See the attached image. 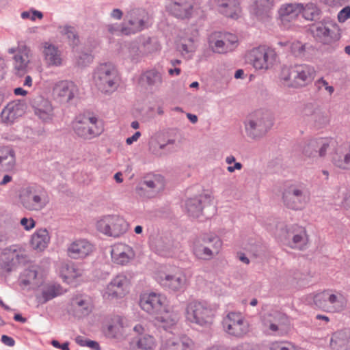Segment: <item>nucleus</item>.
<instances>
[{
	"label": "nucleus",
	"mask_w": 350,
	"mask_h": 350,
	"mask_svg": "<svg viewBox=\"0 0 350 350\" xmlns=\"http://www.w3.org/2000/svg\"><path fill=\"white\" fill-rule=\"evenodd\" d=\"M315 75L312 66L307 64H295L282 67L280 79L288 87L299 88L311 82Z\"/></svg>",
	"instance_id": "nucleus-2"
},
{
	"label": "nucleus",
	"mask_w": 350,
	"mask_h": 350,
	"mask_svg": "<svg viewBox=\"0 0 350 350\" xmlns=\"http://www.w3.org/2000/svg\"><path fill=\"white\" fill-rule=\"evenodd\" d=\"M193 342L185 335L173 337L163 341L159 350H193Z\"/></svg>",
	"instance_id": "nucleus-24"
},
{
	"label": "nucleus",
	"mask_w": 350,
	"mask_h": 350,
	"mask_svg": "<svg viewBox=\"0 0 350 350\" xmlns=\"http://www.w3.org/2000/svg\"><path fill=\"white\" fill-rule=\"evenodd\" d=\"M208 42L210 46L215 53H225L228 52V49H227V46L225 45L224 40L219 38V36H216V32L213 33L210 36Z\"/></svg>",
	"instance_id": "nucleus-46"
},
{
	"label": "nucleus",
	"mask_w": 350,
	"mask_h": 350,
	"mask_svg": "<svg viewBox=\"0 0 350 350\" xmlns=\"http://www.w3.org/2000/svg\"><path fill=\"white\" fill-rule=\"evenodd\" d=\"M285 241L292 249L304 250L308 243V235L305 228L297 224L287 226Z\"/></svg>",
	"instance_id": "nucleus-16"
},
{
	"label": "nucleus",
	"mask_w": 350,
	"mask_h": 350,
	"mask_svg": "<svg viewBox=\"0 0 350 350\" xmlns=\"http://www.w3.org/2000/svg\"><path fill=\"white\" fill-rule=\"evenodd\" d=\"M75 340L81 347H88L94 350H100V345L96 341L91 340L82 336H77Z\"/></svg>",
	"instance_id": "nucleus-53"
},
{
	"label": "nucleus",
	"mask_w": 350,
	"mask_h": 350,
	"mask_svg": "<svg viewBox=\"0 0 350 350\" xmlns=\"http://www.w3.org/2000/svg\"><path fill=\"white\" fill-rule=\"evenodd\" d=\"M21 224L26 230H29L34 228L36 222L32 218L23 217L21 219Z\"/></svg>",
	"instance_id": "nucleus-58"
},
{
	"label": "nucleus",
	"mask_w": 350,
	"mask_h": 350,
	"mask_svg": "<svg viewBox=\"0 0 350 350\" xmlns=\"http://www.w3.org/2000/svg\"><path fill=\"white\" fill-rule=\"evenodd\" d=\"M273 6L274 0H254L252 9L258 19L265 20L271 16Z\"/></svg>",
	"instance_id": "nucleus-35"
},
{
	"label": "nucleus",
	"mask_w": 350,
	"mask_h": 350,
	"mask_svg": "<svg viewBox=\"0 0 350 350\" xmlns=\"http://www.w3.org/2000/svg\"><path fill=\"white\" fill-rule=\"evenodd\" d=\"M342 204L345 208L350 211V191L345 194Z\"/></svg>",
	"instance_id": "nucleus-63"
},
{
	"label": "nucleus",
	"mask_w": 350,
	"mask_h": 350,
	"mask_svg": "<svg viewBox=\"0 0 350 350\" xmlns=\"http://www.w3.org/2000/svg\"><path fill=\"white\" fill-rule=\"evenodd\" d=\"M224 331L234 337L241 338L248 332V323L240 312H230L222 321Z\"/></svg>",
	"instance_id": "nucleus-14"
},
{
	"label": "nucleus",
	"mask_w": 350,
	"mask_h": 350,
	"mask_svg": "<svg viewBox=\"0 0 350 350\" xmlns=\"http://www.w3.org/2000/svg\"><path fill=\"white\" fill-rule=\"evenodd\" d=\"M157 282L170 292H182L187 287V278L182 271L160 273L156 278Z\"/></svg>",
	"instance_id": "nucleus-15"
},
{
	"label": "nucleus",
	"mask_w": 350,
	"mask_h": 350,
	"mask_svg": "<svg viewBox=\"0 0 350 350\" xmlns=\"http://www.w3.org/2000/svg\"><path fill=\"white\" fill-rule=\"evenodd\" d=\"M214 315L213 309L206 301H192L186 308L187 319L200 326L211 324Z\"/></svg>",
	"instance_id": "nucleus-8"
},
{
	"label": "nucleus",
	"mask_w": 350,
	"mask_h": 350,
	"mask_svg": "<svg viewBox=\"0 0 350 350\" xmlns=\"http://www.w3.org/2000/svg\"><path fill=\"white\" fill-rule=\"evenodd\" d=\"M232 350H253V349L250 344L243 343L233 348Z\"/></svg>",
	"instance_id": "nucleus-64"
},
{
	"label": "nucleus",
	"mask_w": 350,
	"mask_h": 350,
	"mask_svg": "<svg viewBox=\"0 0 350 350\" xmlns=\"http://www.w3.org/2000/svg\"><path fill=\"white\" fill-rule=\"evenodd\" d=\"M50 241L49 232L45 228H40L31 236V245L34 250L42 251L48 245Z\"/></svg>",
	"instance_id": "nucleus-40"
},
{
	"label": "nucleus",
	"mask_w": 350,
	"mask_h": 350,
	"mask_svg": "<svg viewBox=\"0 0 350 350\" xmlns=\"http://www.w3.org/2000/svg\"><path fill=\"white\" fill-rule=\"evenodd\" d=\"M14 267V262L13 258H7L3 260L1 268L7 272H11Z\"/></svg>",
	"instance_id": "nucleus-59"
},
{
	"label": "nucleus",
	"mask_w": 350,
	"mask_h": 350,
	"mask_svg": "<svg viewBox=\"0 0 350 350\" xmlns=\"http://www.w3.org/2000/svg\"><path fill=\"white\" fill-rule=\"evenodd\" d=\"M301 8L302 4L301 3L284 4L279 9L278 14L282 21H291L301 14Z\"/></svg>",
	"instance_id": "nucleus-39"
},
{
	"label": "nucleus",
	"mask_w": 350,
	"mask_h": 350,
	"mask_svg": "<svg viewBox=\"0 0 350 350\" xmlns=\"http://www.w3.org/2000/svg\"><path fill=\"white\" fill-rule=\"evenodd\" d=\"M13 59L16 73L20 75H24L27 72L28 64L30 62V49L25 45L19 46Z\"/></svg>",
	"instance_id": "nucleus-29"
},
{
	"label": "nucleus",
	"mask_w": 350,
	"mask_h": 350,
	"mask_svg": "<svg viewBox=\"0 0 350 350\" xmlns=\"http://www.w3.org/2000/svg\"><path fill=\"white\" fill-rule=\"evenodd\" d=\"M16 163L15 152L10 146L0 147V171L12 170Z\"/></svg>",
	"instance_id": "nucleus-38"
},
{
	"label": "nucleus",
	"mask_w": 350,
	"mask_h": 350,
	"mask_svg": "<svg viewBox=\"0 0 350 350\" xmlns=\"http://www.w3.org/2000/svg\"><path fill=\"white\" fill-rule=\"evenodd\" d=\"M39 267L37 265H31L25 269L20 275L21 285L27 286L32 285L33 286H38L42 281L38 278Z\"/></svg>",
	"instance_id": "nucleus-37"
},
{
	"label": "nucleus",
	"mask_w": 350,
	"mask_h": 350,
	"mask_svg": "<svg viewBox=\"0 0 350 350\" xmlns=\"http://www.w3.org/2000/svg\"><path fill=\"white\" fill-rule=\"evenodd\" d=\"M276 58L274 50L259 46L251 50L247 59L256 70H267L271 67Z\"/></svg>",
	"instance_id": "nucleus-13"
},
{
	"label": "nucleus",
	"mask_w": 350,
	"mask_h": 350,
	"mask_svg": "<svg viewBox=\"0 0 350 350\" xmlns=\"http://www.w3.org/2000/svg\"><path fill=\"white\" fill-rule=\"evenodd\" d=\"M96 229L105 235L119 237L128 230V224L124 219L118 215H107L98 219Z\"/></svg>",
	"instance_id": "nucleus-11"
},
{
	"label": "nucleus",
	"mask_w": 350,
	"mask_h": 350,
	"mask_svg": "<svg viewBox=\"0 0 350 350\" xmlns=\"http://www.w3.org/2000/svg\"><path fill=\"white\" fill-rule=\"evenodd\" d=\"M1 340L4 345L8 347H14L15 345V340L12 337L7 335H3Z\"/></svg>",
	"instance_id": "nucleus-61"
},
{
	"label": "nucleus",
	"mask_w": 350,
	"mask_h": 350,
	"mask_svg": "<svg viewBox=\"0 0 350 350\" xmlns=\"http://www.w3.org/2000/svg\"><path fill=\"white\" fill-rule=\"evenodd\" d=\"M129 23L133 26V28L129 27H120L118 25H109L107 26L108 31L117 36L124 34L129 35L131 33H135V32L140 31L146 27L147 21L145 17L143 16L142 18L131 19Z\"/></svg>",
	"instance_id": "nucleus-26"
},
{
	"label": "nucleus",
	"mask_w": 350,
	"mask_h": 350,
	"mask_svg": "<svg viewBox=\"0 0 350 350\" xmlns=\"http://www.w3.org/2000/svg\"><path fill=\"white\" fill-rule=\"evenodd\" d=\"M129 284L127 277L118 274L107 285L104 296L111 299L122 298L129 292Z\"/></svg>",
	"instance_id": "nucleus-17"
},
{
	"label": "nucleus",
	"mask_w": 350,
	"mask_h": 350,
	"mask_svg": "<svg viewBox=\"0 0 350 350\" xmlns=\"http://www.w3.org/2000/svg\"><path fill=\"white\" fill-rule=\"evenodd\" d=\"M77 94V88L72 81H59L53 89L54 98L61 103H70Z\"/></svg>",
	"instance_id": "nucleus-20"
},
{
	"label": "nucleus",
	"mask_w": 350,
	"mask_h": 350,
	"mask_svg": "<svg viewBox=\"0 0 350 350\" xmlns=\"http://www.w3.org/2000/svg\"><path fill=\"white\" fill-rule=\"evenodd\" d=\"M310 198V191L304 183L288 185L282 193V201L286 207L292 210H301Z\"/></svg>",
	"instance_id": "nucleus-6"
},
{
	"label": "nucleus",
	"mask_w": 350,
	"mask_h": 350,
	"mask_svg": "<svg viewBox=\"0 0 350 350\" xmlns=\"http://www.w3.org/2000/svg\"><path fill=\"white\" fill-rule=\"evenodd\" d=\"M301 12L303 17L308 21H315L319 18L320 10L313 3L307 4L305 7L302 5Z\"/></svg>",
	"instance_id": "nucleus-48"
},
{
	"label": "nucleus",
	"mask_w": 350,
	"mask_h": 350,
	"mask_svg": "<svg viewBox=\"0 0 350 350\" xmlns=\"http://www.w3.org/2000/svg\"><path fill=\"white\" fill-rule=\"evenodd\" d=\"M269 350H299V349L287 341H276L271 344Z\"/></svg>",
	"instance_id": "nucleus-51"
},
{
	"label": "nucleus",
	"mask_w": 350,
	"mask_h": 350,
	"mask_svg": "<svg viewBox=\"0 0 350 350\" xmlns=\"http://www.w3.org/2000/svg\"><path fill=\"white\" fill-rule=\"evenodd\" d=\"M19 199L23 208L30 211H41L49 202L46 190L42 186L36 184L23 188Z\"/></svg>",
	"instance_id": "nucleus-5"
},
{
	"label": "nucleus",
	"mask_w": 350,
	"mask_h": 350,
	"mask_svg": "<svg viewBox=\"0 0 350 350\" xmlns=\"http://www.w3.org/2000/svg\"><path fill=\"white\" fill-rule=\"evenodd\" d=\"M193 8L192 0H174L167 5V10L171 14L182 19L189 18Z\"/></svg>",
	"instance_id": "nucleus-23"
},
{
	"label": "nucleus",
	"mask_w": 350,
	"mask_h": 350,
	"mask_svg": "<svg viewBox=\"0 0 350 350\" xmlns=\"http://www.w3.org/2000/svg\"><path fill=\"white\" fill-rule=\"evenodd\" d=\"M334 166L344 170H350V144L345 148H338L332 155Z\"/></svg>",
	"instance_id": "nucleus-34"
},
{
	"label": "nucleus",
	"mask_w": 350,
	"mask_h": 350,
	"mask_svg": "<svg viewBox=\"0 0 350 350\" xmlns=\"http://www.w3.org/2000/svg\"><path fill=\"white\" fill-rule=\"evenodd\" d=\"M92 81L102 93L108 94L116 90L119 77L113 64L103 63L99 64L92 73Z\"/></svg>",
	"instance_id": "nucleus-1"
},
{
	"label": "nucleus",
	"mask_w": 350,
	"mask_h": 350,
	"mask_svg": "<svg viewBox=\"0 0 350 350\" xmlns=\"http://www.w3.org/2000/svg\"><path fill=\"white\" fill-rule=\"evenodd\" d=\"M116 329H118V327L116 325H109L107 327V335L111 338L117 337L118 332Z\"/></svg>",
	"instance_id": "nucleus-62"
},
{
	"label": "nucleus",
	"mask_w": 350,
	"mask_h": 350,
	"mask_svg": "<svg viewBox=\"0 0 350 350\" xmlns=\"http://www.w3.org/2000/svg\"><path fill=\"white\" fill-rule=\"evenodd\" d=\"M35 114L43 121L51 120L53 117V108L51 102L41 96L36 97L32 102Z\"/></svg>",
	"instance_id": "nucleus-25"
},
{
	"label": "nucleus",
	"mask_w": 350,
	"mask_h": 350,
	"mask_svg": "<svg viewBox=\"0 0 350 350\" xmlns=\"http://www.w3.org/2000/svg\"><path fill=\"white\" fill-rule=\"evenodd\" d=\"M75 133L84 139H92L99 135L103 131V128L98 126V118L86 114L77 116L72 123Z\"/></svg>",
	"instance_id": "nucleus-10"
},
{
	"label": "nucleus",
	"mask_w": 350,
	"mask_h": 350,
	"mask_svg": "<svg viewBox=\"0 0 350 350\" xmlns=\"http://www.w3.org/2000/svg\"><path fill=\"white\" fill-rule=\"evenodd\" d=\"M61 33L66 36L69 44L72 47L77 46L79 43V36L73 27L64 26L61 30Z\"/></svg>",
	"instance_id": "nucleus-49"
},
{
	"label": "nucleus",
	"mask_w": 350,
	"mask_h": 350,
	"mask_svg": "<svg viewBox=\"0 0 350 350\" xmlns=\"http://www.w3.org/2000/svg\"><path fill=\"white\" fill-rule=\"evenodd\" d=\"M290 49L292 54L298 57L304 56L305 45L299 42H295L291 44Z\"/></svg>",
	"instance_id": "nucleus-54"
},
{
	"label": "nucleus",
	"mask_w": 350,
	"mask_h": 350,
	"mask_svg": "<svg viewBox=\"0 0 350 350\" xmlns=\"http://www.w3.org/2000/svg\"><path fill=\"white\" fill-rule=\"evenodd\" d=\"M216 36H219V38L224 40L225 45L227 46V49H228V51L234 49L238 41L237 36L230 33L216 31Z\"/></svg>",
	"instance_id": "nucleus-50"
},
{
	"label": "nucleus",
	"mask_w": 350,
	"mask_h": 350,
	"mask_svg": "<svg viewBox=\"0 0 350 350\" xmlns=\"http://www.w3.org/2000/svg\"><path fill=\"white\" fill-rule=\"evenodd\" d=\"M176 142L173 137L159 139L155 143L150 144L149 148L154 155L161 157L175 150Z\"/></svg>",
	"instance_id": "nucleus-27"
},
{
	"label": "nucleus",
	"mask_w": 350,
	"mask_h": 350,
	"mask_svg": "<svg viewBox=\"0 0 350 350\" xmlns=\"http://www.w3.org/2000/svg\"><path fill=\"white\" fill-rule=\"evenodd\" d=\"M62 275L65 279H75L81 275V273L78 269H75L74 265H66L63 268Z\"/></svg>",
	"instance_id": "nucleus-52"
},
{
	"label": "nucleus",
	"mask_w": 350,
	"mask_h": 350,
	"mask_svg": "<svg viewBox=\"0 0 350 350\" xmlns=\"http://www.w3.org/2000/svg\"><path fill=\"white\" fill-rule=\"evenodd\" d=\"M140 81L150 90H157L163 83V75L158 69L150 68L141 75Z\"/></svg>",
	"instance_id": "nucleus-31"
},
{
	"label": "nucleus",
	"mask_w": 350,
	"mask_h": 350,
	"mask_svg": "<svg viewBox=\"0 0 350 350\" xmlns=\"http://www.w3.org/2000/svg\"><path fill=\"white\" fill-rule=\"evenodd\" d=\"M310 30L315 40L323 44L331 45L339 40L340 36L336 24L329 21L313 23Z\"/></svg>",
	"instance_id": "nucleus-12"
},
{
	"label": "nucleus",
	"mask_w": 350,
	"mask_h": 350,
	"mask_svg": "<svg viewBox=\"0 0 350 350\" xmlns=\"http://www.w3.org/2000/svg\"><path fill=\"white\" fill-rule=\"evenodd\" d=\"M25 106L21 103H10L1 113L2 121L6 124L13 123L25 113Z\"/></svg>",
	"instance_id": "nucleus-28"
},
{
	"label": "nucleus",
	"mask_w": 350,
	"mask_h": 350,
	"mask_svg": "<svg viewBox=\"0 0 350 350\" xmlns=\"http://www.w3.org/2000/svg\"><path fill=\"white\" fill-rule=\"evenodd\" d=\"M165 297L160 294L150 293L144 294L139 301L142 309L147 313L155 315L161 313L165 310Z\"/></svg>",
	"instance_id": "nucleus-18"
},
{
	"label": "nucleus",
	"mask_w": 350,
	"mask_h": 350,
	"mask_svg": "<svg viewBox=\"0 0 350 350\" xmlns=\"http://www.w3.org/2000/svg\"><path fill=\"white\" fill-rule=\"evenodd\" d=\"M211 198L207 194L189 198L185 204V210L190 217L198 218L202 215L204 208L211 203Z\"/></svg>",
	"instance_id": "nucleus-22"
},
{
	"label": "nucleus",
	"mask_w": 350,
	"mask_h": 350,
	"mask_svg": "<svg viewBox=\"0 0 350 350\" xmlns=\"http://www.w3.org/2000/svg\"><path fill=\"white\" fill-rule=\"evenodd\" d=\"M142 185L155 193L163 190L165 187L164 177L159 174H148L144 178Z\"/></svg>",
	"instance_id": "nucleus-41"
},
{
	"label": "nucleus",
	"mask_w": 350,
	"mask_h": 350,
	"mask_svg": "<svg viewBox=\"0 0 350 350\" xmlns=\"http://www.w3.org/2000/svg\"><path fill=\"white\" fill-rule=\"evenodd\" d=\"M321 116V111L312 103L303 105L299 111V116L305 121L317 120V116Z\"/></svg>",
	"instance_id": "nucleus-44"
},
{
	"label": "nucleus",
	"mask_w": 350,
	"mask_h": 350,
	"mask_svg": "<svg viewBox=\"0 0 350 350\" xmlns=\"http://www.w3.org/2000/svg\"><path fill=\"white\" fill-rule=\"evenodd\" d=\"M154 345V338L150 335L145 334L137 338L135 350H153Z\"/></svg>",
	"instance_id": "nucleus-45"
},
{
	"label": "nucleus",
	"mask_w": 350,
	"mask_h": 350,
	"mask_svg": "<svg viewBox=\"0 0 350 350\" xmlns=\"http://www.w3.org/2000/svg\"><path fill=\"white\" fill-rule=\"evenodd\" d=\"M221 246V240L215 234H202L193 241L192 252L198 259L210 260L219 254Z\"/></svg>",
	"instance_id": "nucleus-4"
},
{
	"label": "nucleus",
	"mask_w": 350,
	"mask_h": 350,
	"mask_svg": "<svg viewBox=\"0 0 350 350\" xmlns=\"http://www.w3.org/2000/svg\"><path fill=\"white\" fill-rule=\"evenodd\" d=\"M286 321H288L285 315L275 312L273 316L269 314L265 317L263 325L271 331V334L281 336L286 334L289 330V324Z\"/></svg>",
	"instance_id": "nucleus-19"
},
{
	"label": "nucleus",
	"mask_w": 350,
	"mask_h": 350,
	"mask_svg": "<svg viewBox=\"0 0 350 350\" xmlns=\"http://www.w3.org/2000/svg\"><path fill=\"white\" fill-rule=\"evenodd\" d=\"M330 346L334 350H350V330L344 329L334 333Z\"/></svg>",
	"instance_id": "nucleus-33"
},
{
	"label": "nucleus",
	"mask_w": 350,
	"mask_h": 350,
	"mask_svg": "<svg viewBox=\"0 0 350 350\" xmlns=\"http://www.w3.org/2000/svg\"><path fill=\"white\" fill-rule=\"evenodd\" d=\"M337 142L332 137H315L306 140L301 147L304 157L317 159L326 156L328 150L334 149Z\"/></svg>",
	"instance_id": "nucleus-9"
},
{
	"label": "nucleus",
	"mask_w": 350,
	"mask_h": 350,
	"mask_svg": "<svg viewBox=\"0 0 350 350\" xmlns=\"http://www.w3.org/2000/svg\"><path fill=\"white\" fill-rule=\"evenodd\" d=\"M244 124L247 137L253 139H258L262 137L273 126V115L267 110H258L247 118Z\"/></svg>",
	"instance_id": "nucleus-3"
},
{
	"label": "nucleus",
	"mask_w": 350,
	"mask_h": 350,
	"mask_svg": "<svg viewBox=\"0 0 350 350\" xmlns=\"http://www.w3.org/2000/svg\"><path fill=\"white\" fill-rule=\"evenodd\" d=\"M218 6L221 8L220 12L227 17L237 18L239 10L238 0H217Z\"/></svg>",
	"instance_id": "nucleus-42"
},
{
	"label": "nucleus",
	"mask_w": 350,
	"mask_h": 350,
	"mask_svg": "<svg viewBox=\"0 0 350 350\" xmlns=\"http://www.w3.org/2000/svg\"><path fill=\"white\" fill-rule=\"evenodd\" d=\"M349 18H350V6L345 7L338 14V20L340 23H344Z\"/></svg>",
	"instance_id": "nucleus-56"
},
{
	"label": "nucleus",
	"mask_w": 350,
	"mask_h": 350,
	"mask_svg": "<svg viewBox=\"0 0 350 350\" xmlns=\"http://www.w3.org/2000/svg\"><path fill=\"white\" fill-rule=\"evenodd\" d=\"M160 314L161 315L157 317V319L162 323L161 326L165 329L173 326L178 321V317L176 314L169 313L165 310Z\"/></svg>",
	"instance_id": "nucleus-47"
},
{
	"label": "nucleus",
	"mask_w": 350,
	"mask_h": 350,
	"mask_svg": "<svg viewBox=\"0 0 350 350\" xmlns=\"http://www.w3.org/2000/svg\"><path fill=\"white\" fill-rule=\"evenodd\" d=\"M92 60L93 57L90 54L83 53L79 57L78 64L81 66H86L90 64Z\"/></svg>",
	"instance_id": "nucleus-57"
},
{
	"label": "nucleus",
	"mask_w": 350,
	"mask_h": 350,
	"mask_svg": "<svg viewBox=\"0 0 350 350\" xmlns=\"http://www.w3.org/2000/svg\"><path fill=\"white\" fill-rule=\"evenodd\" d=\"M111 255L113 261L121 265L127 264L135 256L132 248L124 244L115 245L111 250Z\"/></svg>",
	"instance_id": "nucleus-30"
},
{
	"label": "nucleus",
	"mask_w": 350,
	"mask_h": 350,
	"mask_svg": "<svg viewBox=\"0 0 350 350\" xmlns=\"http://www.w3.org/2000/svg\"><path fill=\"white\" fill-rule=\"evenodd\" d=\"M62 287L59 284H53L44 286L42 291L41 304H45L62 294Z\"/></svg>",
	"instance_id": "nucleus-43"
},
{
	"label": "nucleus",
	"mask_w": 350,
	"mask_h": 350,
	"mask_svg": "<svg viewBox=\"0 0 350 350\" xmlns=\"http://www.w3.org/2000/svg\"><path fill=\"white\" fill-rule=\"evenodd\" d=\"M70 304L74 315L77 318H83L92 311V304L88 299L81 295L73 297Z\"/></svg>",
	"instance_id": "nucleus-32"
},
{
	"label": "nucleus",
	"mask_w": 350,
	"mask_h": 350,
	"mask_svg": "<svg viewBox=\"0 0 350 350\" xmlns=\"http://www.w3.org/2000/svg\"><path fill=\"white\" fill-rule=\"evenodd\" d=\"M313 302L318 308L327 312H340L347 306V299L342 293L330 289L316 294Z\"/></svg>",
	"instance_id": "nucleus-7"
},
{
	"label": "nucleus",
	"mask_w": 350,
	"mask_h": 350,
	"mask_svg": "<svg viewBox=\"0 0 350 350\" xmlns=\"http://www.w3.org/2000/svg\"><path fill=\"white\" fill-rule=\"evenodd\" d=\"M51 345L57 349H60L62 350H70L68 342L60 344L57 340H53L51 341Z\"/></svg>",
	"instance_id": "nucleus-60"
},
{
	"label": "nucleus",
	"mask_w": 350,
	"mask_h": 350,
	"mask_svg": "<svg viewBox=\"0 0 350 350\" xmlns=\"http://www.w3.org/2000/svg\"><path fill=\"white\" fill-rule=\"evenodd\" d=\"M94 245L85 239H77L67 248V254L73 259L84 258L94 251Z\"/></svg>",
	"instance_id": "nucleus-21"
},
{
	"label": "nucleus",
	"mask_w": 350,
	"mask_h": 350,
	"mask_svg": "<svg viewBox=\"0 0 350 350\" xmlns=\"http://www.w3.org/2000/svg\"><path fill=\"white\" fill-rule=\"evenodd\" d=\"M315 85L318 90H321L323 87L325 88L329 94H332L334 91V87L329 85L328 83L323 77L315 82Z\"/></svg>",
	"instance_id": "nucleus-55"
},
{
	"label": "nucleus",
	"mask_w": 350,
	"mask_h": 350,
	"mask_svg": "<svg viewBox=\"0 0 350 350\" xmlns=\"http://www.w3.org/2000/svg\"><path fill=\"white\" fill-rule=\"evenodd\" d=\"M42 53L49 66H59L62 64L61 52L55 45L48 42H44Z\"/></svg>",
	"instance_id": "nucleus-36"
}]
</instances>
